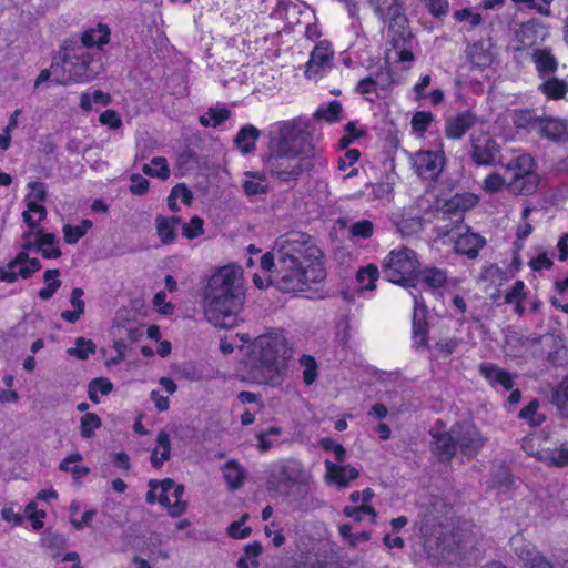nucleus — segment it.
I'll list each match as a JSON object with an SVG mask.
<instances>
[{"label": "nucleus", "mask_w": 568, "mask_h": 568, "mask_svg": "<svg viewBox=\"0 0 568 568\" xmlns=\"http://www.w3.org/2000/svg\"><path fill=\"white\" fill-rule=\"evenodd\" d=\"M261 267L272 271V281L283 292H304L325 278L321 250L305 233H290L276 242V256L265 253Z\"/></svg>", "instance_id": "obj_1"}, {"label": "nucleus", "mask_w": 568, "mask_h": 568, "mask_svg": "<svg viewBox=\"0 0 568 568\" xmlns=\"http://www.w3.org/2000/svg\"><path fill=\"white\" fill-rule=\"evenodd\" d=\"M244 300L242 270L223 266L210 277L204 290V315L216 327L232 328L237 325Z\"/></svg>", "instance_id": "obj_2"}, {"label": "nucleus", "mask_w": 568, "mask_h": 568, "mask_svg": "<svg viewBox=\"0 0 568 568\" xmlns=\"http://www.w3.org/2000/svg\"><path fill=\"white\" fill-rule=\"evenodd\" d=\"M286 353L285 339L281 335H261L247 347L244 359V378L256 384L280 383L281 358Z\"/></svg>", "instance_id": "obj_3"}, {"label": "nucleus", "mask_w": 568, "mask_h": 568, "mask_svg": "<svg viewBox=\"0 0 568 568\" xmlns=\"http://www.w3.org/2000/svg\"><path fill=\"white\" fill-rule=\"evenodd\" d=\"M424 549L434 565L453 562L459 551L466 550L471 538L455 529L452 524H425L422 527Z\"/></svg>", "instance_id": "obj_4"}, {"label": "nucleus", "mask_w": 568, "mask_h": 568, "mask_svg": "<svg viewBox=\"0 0 568 568\" xmlns=\"http://www.w3.org/2000/svg\"><path fill=\"white\" fill-rule=\"evenodd\" d=\"M268 148L284 153L308 156L313 151L308 122L303 119H292L272 124L267 132Z\"/></svg>", "instance_id": "obj_5"}, {"label": "nucleus", "mask_w": 568, "mask_h": 568, "mask_svg": "<svg viewBox=\"0 0 568 568\" xmlns=\"http://www.w3.org/2000/svg\"><path fill=\"white\" fill-rule=\"evenodd\" d=\"M266 487L280 495H287L292 485L304 484L310 475L300 460L290 458L272 463L266 469Z\"/></svg>", "instance_id": "obj_6"}, {"label": "nucleus", "mask_w": 568, "mask_h": 568, "mask_svg": "<svg viewBox=\"0 0 568 568\" xmlns=\"http://www.w3.org/2000/svg\"><path fill=\"white\" fill-rule=\"evenodd\" d=\"M418 266L416 253L405 246L392 250L383 261L387 280L399 285H408L415 278Z\"/></svg>", "instance_id": "obj_7"}, {"label": "nucleus", "mask_w": 568, "mask_h": 568, "mask_svg": "<svg viewBox=\"0 0 568 568\" xmlns=\"http://www.w3.org/2000/svg\"><path fill=\"white\" fill-rule=\"evenodd\" d=\"M508 187L517 194H530L538 184L539 176L535 172V161L526 153L513 158L506 165Z\"/></svg>", "instance_id": "obj_8"}, {"label": "nucleus", "mask_w": 568, "mask_h": 568, "mask_svg": "<svg viewBox=\"0 0 568 568\" xmlns=\"http://www.w3.org/2000/svg\"><path fill=\"white\" fill-rule=\"evenodd\" d=\"M149 487L146 494L149 504L160 503L173 517L181 516L186 510V503L182 500L183 485L175 484L172 479L166 478L160 483L150 480Z\"/></svg>", "instance_id": "obj_9"}, {"label": "nucleus", "mask_w": 568, "mask_h": 568, "mask_svg": "<svg viewBox=\"0 0 568 568\" xmlns=\"http://www.w3.org/2000/svg\"><path fill=\"white\" fill-rule=\"evenodd\" d=\"M34 246L36 233L31 231L26 232L21 252L6 266L0 267V281L12 283L18 277H30L36 271V258H30L28 252Z\"/></svg>", "instance_id": "obj_10"}, {"label": "nucleus", "mask_w": 568, "mask_h": 568, "mask_svg": "<svg viewBox=\"0 0 568 568\" xmlns=\"http://www.w3.org/2000/svg\"><path fill=\"white\" fill-rule=\"evenodd\" d=\"M303 158L268 148L265 168L282 182L295 180L302 173Z\"/></svg>", "instance_id": "obj_11"}, {"label": "nucleus", "mask_w": 568, "mask_h": 568, "mask_svg": "<svg viewBox=\"0 0 568 568\" xmlns=\"http://www.w3.org/2000/svg\"><path fill=\"white\" fill-rule=\"evenodd\" d=\"M446 162L444 143L439 141L435 151L420 150L412 155V164L417 173L424 180L434 181L442 173Z\"/></svg>", "instance_id": "obj_12"}, {"label": "nucleus", "mask_w": 568, "mask_h": 568, "mask_svg": "<svg viewBox=\"0 0 568 568\" xmlns=\"http://www.w3.org/2000/svg\"><path fill=\"white\" fill-rule=\"evenodd\" d=\"M369 3L379 19L389 22L388 29H390V32H395V28H398L402 39L409 36L407 19L399 0H369Z\"/></svg>", "instance_id": "obj_13"}, {"label": "nucleus", "mask_w": 568, "mask_h": 568, "mask_svg": "<svg viewBox=\"0 0 568 568\" xmlns=\"http://www.w3.org/2000/svg\"><path fill=\"white\" fill-rule=\"evenodd\" d=\"M471 160L477 165H494L499 160V146L496 141L484 131H475L470 135Z\"/></svg>", "instance_id": "obj_14"}, {"label": "nucleus", "mask_w": 568, "mask_h": 568, "mask_svg": "<svg viewBox=\"0 0 568 568\" xmlns=\"http://www.w3.org/2000/svg\"><path fill=\"white\" fill-rule=\"evenodd\" d=\"M73 83L90 82L95 78L91 70L92 55L83 47L64 48Z\"/></svg>", "instance_id": "obj_15"}, {"label": "nucleus", "mask_w": 568, "mask_h": 568, "mask_svg": "<svg viewBox=\"0 0 568 568\" xmlns=\"http://www.w3.org/2000/svg\"><path fill=\"white\" fill-rule=\"evenodd\" d=\"M453 434L456 437L457 449L468 457L477 455L486 442L473 424H456L453 426Z\"/></svg>", "instance_id": "obj_16"}, {"label": "nucleus", "mask_w": 568, "mask_h": 568, "mask_svg": "<svg viewBox=\"0 0 568 568\" xmlns=\"http://www.w3.org/2000/svg\"><path fill=\"white\" fill-rule=\"evenodd\" d=\"M334 52L329 43L320 42L311 52L310 60L306 63L305 77L310 80L317 81L332 67Z\"/></svg>", "instance_id": "obj_17"}, {"label": "nucleus", "mask_w": 568, "mask_h": 568, "mask_svg": "<svg viewBox=\"0 0 568 568\" xmlns=\"http://www.w3.org/2000/svg\"><path fill=\"white\" fill-rule=\"evenodd\" d=\"M325 481L337 489H345L351 481L358 478L359 473L351 465H339L328 459L325 460Z\"/></svg>", "instance_id": "obj_18"}, {"label": "nucleus", "mask_w": 568, "mask_h": 568, "mask_svg": "<svg viewBox=\"0 0 568 568\" xmlns=\"http://www.w3.org/2000/svg\"><path fill=\"white\" fill-rule=\"evenodd\" d=\"M548 37L547 28L540 21L532 19L520 26L516 33L519 49L532 48L546 40Z\"/></svg>", "instance_id": "obj_19"}, {"label": "nucleus", "mask_w": 568, "mask_h": 568, "mask_svg": "<svg viewBox=\"0 0 568 568\" xmlns=\"http://www.w3.org/2000/svg\"><path fill=\"white\" fill-rule=\"evenodd\" d=\"M47 80H51L53 83L61 85L73 83L64 50L61 57L54 58L49 69L42 70L38 75V84Z\"/></svg>", "instance_id": "obj_20"}, {"label": "nucleus", "mask_w": 568, "mask_h": 568, "mask_svg": "<svg viewBox=\"0 0 568 568\" xmlns=\"http://www.w3.org/2000/svg\"><path fill=\"white\" fill-rule=\"evenodd\" d=\"M478 116L471 111H464L446 120L445 134L448 139L459 140L478 123Z\"/></svg>", "instance_id": "obj_21"}, {"label": "nucleus", "mask_w": 568, "mask_h": 568, "mask_svg": "<svg viewBox=\"0 0 568 568\" xmlns=\"http://www.w3.org/2000/svg\"><path fill=\"white\" fill-rule=\"evenodd\" d=\"M537 133L555 142L568 141V122L559 118H541Z\"/></svg>", "instance_id": "obj_22"}, {"label": "nucleus", "mask_w": 568, "mask_h": 568, "mask_svg": "<svg viewBox=\"0 0 568 568\" xmlns=\"http://www.w3.org/2000/svg\"><path fill=\"white\" fill-rule=\"evenodd\" d=\"M485 244L486 241L483 236L467 229L465 232L457 233L455 250L457 253L465 254L469 258H475Z\"/></svg>", "instance_id": "obj_23"}, {"label": "nucleus", "mask_w": 568, "mask_h": 568, "mask_svg": "<svg viewBox=\"0 0 568 568\" xmlns=\"http://www.w3.org/2000/svg\"><path fill=\"white\" fill-rule=\"evenodd\" d=\"M478 371L491 386L499 385L507 390L514 386L513 375L494 363H483L479 365Z\"/></svg>", "instance_id": "obj_24"}, {"label": "nucleus", "mask_w": 568, "mask_h": 568, "mask_svg": "<svg viewBox=\"0 0 568 568\" xmlns=\"http://www.w3.org/2000/svg\"><path fill=\"white\" fill-rule=\"evenodd\" d=\"M531 59L535 63L538 77L546 79L552 75L559 65L557 58L549 48H536L531 52Z\"/></svg>", "instance_id": "obj_25"}, {"label": "nucleus", "mask_w": 568, "mask_h": 568, "mask_svg": "<svg viewBox=\"0 0 568 568\" xmlns=\"http://www.w3.org/2000/svg\"><path fill=\"white\" fill-rule=\"evenodd\" d=\"M434 442L433 450L442 460H449L457 452V443L453 427L449 432L443 434H435L432 432Z\"/></svg>", "instance_id": "obj_26"}, {"label": "nucleus", "mask_w": 568, "mask_h": 568, "mask_svg": "<svg viewBox=\"0 0 568 568\" xmlns=\"http://www.w3.org/2000/svg\"><path fill=\"white\" fill-rule=\"evenodd\" d=\"M111 31L106 24L99 23L82 33V47L102 49L110 41Z\"/></svg>", "instance_id": "obj_27"}, {"label": "nucleus", "mask_w": 568, "mask_h": 568, "mask_svg": "<svg viewBox=\"0 0 568 568\" xmlns=\"http://www.w3.org/2000/svg\"><path fill=\"white\" fill-rule=\"evenodd\" d=\"M222 471L229 489L237 490L243 486L246 478V471L239 462L234 459L229 460L223 466Z\"/></svg>", "instance_id": "obj_28"}, {"label": "nucleus", "mask_w": 568, "mask_h": 568, "mask_svg": "<svg viewBox=\"0 0 568 568\" xmlns=\"http://www.w3.org/2000/svg\"><path fill=\"white\" fill-rule=\"evenodd\" d=\"M84 291L80 287L72 290L70 295V304L72 310H67L61 313V318L70 324L77 323L84 314L85 303L83 300Z\"/></svg>", "instance_id": "obj_29"}, {"label": "nucleus", "mask_w": 568, "mask_h": 568, "mask_svg": "<svg viewBox=\"0 0 568 568\" xmlns=\"http://www.w3.org/2000/svg\"><path fill=\"white\" fill-rule=\"evenodd\" d=\"M510 547L519 559L526 564H529L530 566L532 565L534 559L542 557L536 550L535 546L527 541L521 535L511 537Z\"/></svg>", "instance_id": "obj_30"}, {"label": "nucleus", "mask_w": 568, "mask_h": 568, "mask_svg": "<svg viewBox=\"0 0 568 568\" xmlns=\"http://www.w3.org/2000/svg\"><path fill=\"white\" fill-rule=\"evenodd\" d=\"M538 90L550 100L564 99L568 92V83L556 77H547L538 85Z\"/></svg>", "instance_id": "obj_31"}, {"label": "nucleus", "mask_w": 568, "mask_h": 568, "mask_svg": "<svg viewBox=\"0 0 568 568\" xmlns=\"http://www.w3.org/2000/svg\"><path fill=\"white\" fill-rule=\"evenodd\" d=\"M38 252L44 258H58L61 255L59 239L54 234L38 230Z\"/></svg>", "instance_id": "obj_32"}, {"label": "nucleus", "mask_w": 568, "mask_h": 568, "mask_svg": "<svg viewBox=\"0 0 568 568\" xmlns=\"http://www.w3.org/2000/svg\"><path fill=\"white\" fill-rule=\"evenodd\" d=\"M477 203V199L471 194L455 195L446 204L445 209L447 212H453L456 217V222L463 221V213Z\"/></svg>", "instance_id": "obj_33"}, {"label": "nucleus", "mask_w": 568, "mask_h": 568, "mask_svg": "<svg viewBox=\"0 0 568 568\" xmlns=\"http://www.w3.org/2000/svg\"><path fill=\"white\" fill-rule=\"evenodd\" d=\"M393 223L404 236L418 233L423 229L422 219L410 214H394Z\"/></svg>", "instance_id": "obj_34"}, {"label": "nucleus", "mask_w": 568, "mask_h": 568, "mask_svg": "<svg viewBox=\"0 0 568 568\" xmlns=\"http://www.w3.org/2000/svg\"><path fill=\"white\" fill-rule=\"evenodd\" d=\"M395 32H390V29H388V37L393 44L395 55L399 61H412L414 59V54L408 45L412 40V33L409 32L407 38L402 39L398 33V28H395Z\"/></svg>", "instance_id": "obj_35"}, {"label": "nucleus", "mask_w": 568, "mask_h": 568, "mask_svg": "<svg viewBox=\"0 0 568 568\" xmlns=\"http://www.w3.org/2000/svg\"><path fill=\"white\" fill-rule=\"evenodd\" d=\"M538 459L557 467L568 466V445L561 444L554 449H544L538 453Z\"/></svg>", "instance_id": "obj_36"}, {"label": "nucleus", "mask_w": 568, "mask_h": 568, "mask_svg": "<svg viewBox=\"0 0 568 568\" xmlns=\"http://www.w3.org/2000/svg\"><path fill=\"white\" fill-rule=\"evenodd\" d=\"M260 136V131L254 125H245L235 136V143L243 153H248L254 149L255 143Z\"/></svg>", "instance_id": "obj_37"}, {"label": "nucleus", "mask_w": 568, "mask_h": 568, "mask_svg": "<svg viewBox=\"0 0 568 568\" xmlns=\"http://www.w3.org/2000/svg\"><path fill=\"white\" fill-rule=\"evenodd\" d=\"M170 454L171 447L169 435L165 432H161L156 438V447L153 449L151 455L153 466H162V464L170 458Z\"/></svg>", "instance_id": "obj_38"}, {"label": "nucleus", "mask_w": 568, "mask_h": 568, "mask_svg": "<svg viewBox=\"0 0 568 568\" xmlns=\"http://www.w3.org/2000/svg\"><path fill=\"white\" fill-rule=\"evenodd\" d=\"M420 282L432 290H437L446 284L447 273L437 267H427L420 273Z\"/></svg>", "instance_id": "obj_39"}, {"label": "nucleus", "mask_w": 568, "mask_h": 568, "mask_svg": "<svg viewBox=\"0 0 568 568\" xmlns=\"http://www.w3.org/2000/svg\"><path fill=\"white\" fill-rule=\"evenodd\" d=\"M97 351V346L93 343V341L84 338V337H77L74 342L73 347H69L67 349V354L71 357H75L81 361H85L89 358L90 355L94 354Z\"/></svg>", "instance_id": "obj_40"}, {"label": "nucleus", "mask_w": 568, "mask_h": 568, "mask_svg": "<svg viewBox=\"0 0 568 568\" xmlns=\"http://www.w3.org/2000/svg\"><path fill=\"white\" fill-rule=\"evenodd\" d=\"M552 403L560 415L568 419V377L552 389Z\"/></svg>", "instance_id": "obj_41"}, {"label": "nucleus", "mask_w": 568, "mask_h": 568, "mask_svg": "<svg viewBox=\"0 0 568 568\" xmlns=\"http://www.w3.org/2000/svg\"><path fill=\"white\" fill-rule=\"evenodd\" d=\"M144 174L161 180H166L170 176V169L165 158L156 156L151 160V163H146L142 166Z\"/></svg>", "instance_id": "obj_42"}, {"label": "nucleus", "mask_w": 568, "mask_h": 568, "mask_svg": "<svg viewBox=\"0 0 568 568\" xmlns=\"http://www.w3.org/2000/svg\"><path fill=\"white\" fill-rule=\"evenodd\" d=\"M513 121L518 129L535 130L538 132L541 118L537 116L530 110H517L514 113Z\"/></svg>", "instance_id": "obj_43"}, {"label": "nucleus", "mask_w": 568, "mask_h": 568, "mask_svg": "<svg viewBox=\"0 0 568 568\" xmlns=\"http://www.w3.org/2000/svg\"><path fill=\"white\" fill-rule=\"evenodd\" d=\"M379 275L378 268L374 264H368L365 267H362L357 271L356 281L359 285V290H369L373 291L376 285Z\"/></svg>", "instance_id": "obj_44"}, {"label": "nucleus", "mask_w": 568, "mask_h": 568, "mask_svg": "<svg viewBox=\"0 0 568 568\" xmlns=\"http://www.w3.org/2000/svg\"><path fill=\"white\" fill-rule=\"evenodd\" d=\"M60 271L59 270H48L43 274V282L45 283V287L38 292V296L42 300H49L53 296V294L61 286V281L59 280Z\"/></svg>", "instance_id": "obj_45"}, {"label": "nucleus", "mask_w": 568, "mask_h": 568, "mask_svg": "<svg viewBox=\"0 0 568 568\" xmlns=\"http://www.w3.org/2000/svg\"><path fill=\"white\" fill-rule=\"evenodd\" d=\"M244 191L247 195H257L265 193L267 190V183L263 175L257 173H245V180L243 182Z\"/></svg>", "instance_id": "obj_46"}, {"label": "nucleus", "mask_w": 568, "mask_h": 568, "mask_svg": "<svg viewBox=\"0 0 568 568\" xmlns=\"http://www.w3.org/2000/svg\"><path fill=\"white\" fill-rule=\"evenodd\" d=\"M113 389V384L105 377L94 378L90 382L88 394L89 398L94 402H100V396L109 395Z\"/></svg>", "instance_id": "obj_47"}, {"label": "nucleus", "mask_w": 568, "mask_h": 568, "mask_svg": "<svg viewBox=\"0 0 568 568\" xmlns=\"http://www.w3.org/2000/svg\"><path fill=\"white\" fill-rule=\"evenodd\" d=\"M467 54L470 63L477 68H485L491 62V57L481 42L471 44L467 50Z\"/></svg>", "instance_id": "obj_48"}, {"label": "nucleus", "mask_w": 568, "mask_h": 568, "mask_svg": "<svg viewBox=\"0 0 568 568\" xmlns=\"http://www.w3.org/2000/svg\"><path fill=\"white\" fill-rule=\"evenodd\" d=\"M539 402L532 399L519 412V417L527 420L530 426H539L546 420V416L538 412Z\"/></svg>", "instance_id": "obj_49"}, {"label": "nucleus", "mask_w": 568, "mask_h": 568, "mask_svg": "<svg viewBox=\"0 0 568 568\" xmlns=\"http://www.w3.org/2000/svg\"><path fill=\"white\" fill-rule=\"evenodd\" d=\"M342 110L341 102L333 100L328 105L318 108L314 116L328 123H334L341 120Z\"/></svg>", "instance_id": "obj_50"}, {"label": "nucleus", "mask_w": 568, "mask_h": 568, "mask_svg": "<svg viewBox=\"0 0 568 568\" xmlns=\"http://www.w3.org/2000/svg\"><path fill=\"white\" fill-rule=\"evenodd\" d=\"M156 234L163 244H171L175 241V229L170 224L169 217L158 216L155 219Z\"/></svg>", "instance_id": "obj_51"}, {"label": "nucleus", "mask_w": 568, "mask_h": 568, "mask_svg": "<svg viewBox=\"0 0 568 568\" xmlns=\"http://www.w3.org/2000/svg\"><path fill=\"white\" fill-rule=\"evenodd\" d=\"M65 544L64 538L55 532L48 531L42 538V547L45 548L51 557L59 556Z\"/></svg>", "instance_id": "obj_52"}, {"label": "nucleus", "mask_w": 568, "mask_h": 568, "mask_svg": "<svg viewBox=\"0 0 568 568\" xmlns=\"http://www.w3.org/2000/svg\"><path fill=\"white\" fill-rule=\"evenodd\" d=\"M371 78H373V85H375V98L385 95L393 84L392 74L388 70H381Z\"/></svg>", "instance_id": "obj_53"}, {"label": "nucleus", "mask_w": 568, "mask_h": 568, "mask_svg": "<svg viewBox=\"0 0 568 568\" xmlns=\"http://www.w3.org/2000/svg\"><path fill=\"white\" fill-rule=\"evenodd\" d=\"M100 427L101 419L97 414L88 413L80 419L81 436L84 438H91Z\"/></svg>", "instance_id": "obj_54"}, {"label": "nucleus", "mask_w": 568, "mask_h": 568, "mask_svg": "<svg viewBox=\"0 0 568 568\" xmlns=\"http://www.w3.org/2000/svg\"><path fill=\"white\" fill-rule=\"evenodd\" d=\"M230 112L229 110L222 109H210L207 113L200 118V122L204 126H217L223 123L226 119H229Z\"/></svg>", "instance_id": "obj_55"}, {"label": "nucleus", "mask_w": 568, "mask_h": 568, "mask_svg": "<svg viewBox=\"0 0 568 568\" xmlns=\"http://www.w3.org/2000/svg\"><path fill=\"white\" fill-rule=\"evenodd\" d=\"M300 364L303 367V379L305 384L311 385L317 377V364L313 356L303 355L300 358Z\"/></svg>", "instance_id": "obj_56"}, {"label": "nucleus", "mask_w": 568, "mask_h": 568, "mask_svg": "<svg viewBox=\"0 0 568 568\" xmlns=\"http://www.w3.org/2000/svg\"><path fill=\"white\" fill-rule=\"evenodd\" d=\"M343 513L346 517L353 518L357 521H362L365 515L371 516L372 521H374L377 516L375 509L368 505L346 506Z\"/></svg>", "instance_id": "obj_57"}, {"label": "nucleus", "mask_w": 568, "mask_h": 568, "mask_svg": "<svg viewBox=\"0 0 568 568\" xmlns=\"http://www.w3.org/2000/svg\"><path fill=\"white\" fill-rule=\"evenodd\" d=\"M508 186V178H504L498 173L488 174L483 181V190L487 193H496Z\"/></svg>", "instance_id": "obj_58"}, {"label": "nucleus", "mask_w": 568, "mask_h": 568, "mask_svg": "<svg viewBox=\"0 0 568 568\" xmlns=\"http://www.w3.org/2000/svg\"><path fill=\"white\" fill-rule=\"evenodd\" d=\"M203 220L199 216H193L190 222L183 224L182 235L187 240H193L201 236L204 233Z\"/></svg>", "instance_id": "obj_59"}, {"label": "nucleus", "mask_w": 568, "mask_h": 568, "mask_svg": "<svg viewBox=\"0 0 568 568\" xmlns=\"http://www.w3.org/2000/svg\"><path fill=\"white\" fill-rule=\"evenodd\" d=\"M434 120V115L429 111H419L413 115L412 128L416 133H424Z\"/></svg>", "instance_id": "obj_60"}, {"label": "nucleus", "mask_w": 568, "mask_h": 568, "mask_svg": "<svg viewBox=\"0 0 568 568\" xmlns=\"http://www.w3.org/2000/svg\"><path fill=\"white\" fill-rule=\"evenodd\" d=\"M79 460H81V456L79 454L72 455V456L65 458L61 463L60 467H61V469H63L65 471L72 473L73 476L77 478L83 477L84 475H87L89 473L88 468H85L83 466H79V465L71 466V464L77 463Z\"/></svg>", "instance_id": "obj_61"}, {"label": "nucleus", "mask_w": 568, "mask_h": 568, "mask_svg": "<svg viewBox=\"0 0 568 568\" xmlns=\"http://www.w3.org/2000/svg\"><path fill=\"white\" fill-rule=\"evenodd\" d=\"M247 518L248 515H243L240 520L234 521L230 525L227 531L232 538L244 539L251 534V528L245 526V521Z\"/></svg>", "instance_id": "obj_62"}, {"label": "nucleus", "mask_w": 568, "mask_h": 568, "mask_svg": "<svg viewBox=\"0 0 568 568\" xmlns=\"http://www.w3.org/2000/svg\"><path fill=\"white\" fill-rule=\"evenodd\" d=\"M374 225L368 220H362L351 225L349 232L353 236L368 239L373 235Z\"/></svg>", "instance_id": "obj_63"}, {"label": "nucleus", "mask_w": 568, "mask_h": 568, "mask_svg": "<svg viewBox=\"0 0 568 568\" xmlns=\"http://www.w3.org/2000/svg\"><path fill=\"white\" fill-rule=\"evenodd\" d=\"M526 298L525 283L520 280L516 281L511 288L505 294V303L524 302Z\"/></svg>", "instance_id": "obj_64"}]
</instances>
